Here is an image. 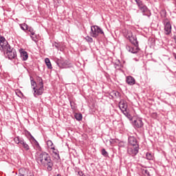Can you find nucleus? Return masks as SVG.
I'll return each mask as SVG.
<instances>
[{
	"instance_id": "nucleus-1",
	"label": "nucleus",
	"mask_w": 176,
	"mask_h": 176,
	"mask_svg": "<svg viewBox=\"0 0 176 176\" xmlns=\"http://www.w3.org/2000/svg\"><path fill=\"white\" fill-rule=\"evenodd\" d=\"M30 83H31V87H32L33 89V96L35 97V98H38V96H42L43 94V91H39V87L38 85L37 84L36 81L34 80V77L30 76Z\"/></svg>"
},
{
	"instance_id": "nucleus-2",
	"label": "nucleus",
	"mask_w": 176,
	"mask_h": 176,
	"mask_svg": "<svg viewBox=\"0 0 176 176\" xmlns=\"http://www.w3.org/2000/svg\"><path fill=\"white\" fill-rule=\"evenodd\" d=\"M36 155V161L37 162V163H41V164H42L44 162H45V160L50 157V155H49V153L45 152V151H41L39 152L38 151Z\"/></svg>"
},
{
	"instance_id": "nucleus-3",
	"label": "nucleus",
	"mask_w": 176,
	"mask_h": 176,
	"mask_svg": "<svg viewBox=\"0 0 176 176\" xmlns=\"http://www.w3.org/2000/svg\"><path fill=\"white\" fill-rule=\"evenodd\" d=\"M104 35V31L98 25H94L91 27L90 35L92 38H98V34Z\"/></svg>"
},
{
	"instance_id": "nucleus-4",
	"label": "nucleus",
	"mask_w": 176,
	"mask_h": 176,
	"mask_svg": "<svg viewBox=\"0 0 176 176\" xmlns=\"http://www.w3.org/2000/svg\"><path fill=\"white\" fill-rule=\"evenodd\" d=\"M140 152V146H127V153L132 157L137 156Z\"/></svg>"
},
{
	"instance_id": "nucleus-5",
	"label": "nucleus",
	"mask_w": 176,
	"mask_h": 176,
	"mask_svg": "<svg viewBox=\"0 0 176 176\" xmlns=\"http://www.w3.org/2000/svg\"><path fill=\"white\" fill-rule=\"evenodd\" d=\"M43 167H45L47 169V171H52L53 170V166H54V163L53 162V160H52V157L50 156L41 164Z\"/></svg>"
},
{
	"instance_id": "nucleus-6",
	"label": "nucleus",
	"mask_w": 176,
	"mask_h": 176,
	"mask_svg": "<svg viewBox=\"0 0 176 176\" xmlns=\"http://www.w3.org/2000/svg\"><path fill=\"white\" fill-rule=\"evenodd\" d=\"M162 23L164 26V34L166 35H170L171 33L172 26L171 23H170V21H168V19H165L162 21Z\"/></svg>"
},
{
	"instance_id": "nucleus-7",
	"label": "nucleus",
	"mask_w": 176,
	"mask_h": 176,
	"mask_svg": "<svg viewBox=\"0 0 176 176\" xmlns=\"http://www.w3.org/2000/svg\"><path fill=\"white\" fill-rule=\"evenodd\" d=\"M56 64L59 68H69V65H71V63H69V61L67 60H63L61 59H57Z\"/></svg>"
},
{
	"instance_id": "nucleus-8",
	"label": "nucleus",
	"mask_w": 176,
	"mask_h": 176,
	"mask_svg": "<svg viewBox=\"0 0 176 176\" xmlns=\"http://www.w3.org/2000/svg\"><path fill=\"white\" fill-rule=\"evenodd\" d=\"M140 146V143L137 138L134 136H129L128 138V146Z\"/></svg>"
},
{
	"instance_id": "nucleus-9",
	"label": "nucleus",
	"mask_w": 176,
	"mask_h": 176,
	"mask_svg": "<svg viewBox=\"0 0 176 176\" xmlns=\"http://www.w3.org/2000/svg\"><path fill=\"white\" fill-rule=\"evenodd\" d=\"M139 10L142 12L143 16H146L148 19L152 16L151 10L148 9V7L145 4L142 7H140Z\"/></svg>"
},
{
	"instance_id": "nucleus-10",
	"label": "nucleus",
	"mask_w": 176,
	"mask_h": 176,
	"mask_svg": "<svg viewBox=\"0 0 176 176\" xmlns=\"http://www.w3.org/2000/svg\"><path fill=\"white\" fill-rule=\"evenodd\" d=\"M118 105H119V108H120V109H121L122 113L124 112L129 111V109H127L128 108L127 102L126 100H121L119 102Z\"/></svg>"
},
{
	"instance_id": "nucleus-11",
	"label": "nucleus",
	"mask_w": 176,
	"mask_h": 176,
	"mask_svg": "<svg viewBox=\"0 0 176 176\" xmlns=\"http://www.w3.org/2000/svg\"><path fill=\"white\" fill-rule=\"evenodd\" d=\"M36 80L37 84L38 85V91H45V87L43 85V79H42L41 77L40 76H36Z\"/></svg>"
},
{
	"instance_id": "nucleus-12",
	"label": "nucleus",
	"mask_w": 176,
	"mask_h": 176,
	"mask_svg": "<svg viewBox=\"0 0 176 176\" xmlns=\"http://www.w3.org/2000/svg\"><path fill=\"white\" fill-rule=\"evenodd\" d=\"M133 126L134 129H141L142 127H144V122L141 118H137L133 121Z\"/></svg>"
},
{
	"instance_id": "nucleus-13",
	"label": "nucleus",
	"mask_w": 176,
	"mask_h": 176,
	"mask_svg": "<svg viewBox=\"0 0 176 176\" xmlns=\"http://www.w3.org/2000/svg\"><path fill=\"white\" fill-rule=\"evenodd\" d=\"M134 46L135 47L126 45V49L130 53H133V54H135L138 53V50H140V48L138 47V45H134Z\"/></svg>"
},
{
	"instance_id": "nucleus-14",
	"label": "nucleus",
	"mask_w": 176,
	"mask_h": 176,
	"mask_svg": "<svg viewBox=\"0 0 176 176\" xmlns=\"http://www.w3.org/2000/svg\"><path fill=\"white\" fill-rule=\"evenodd\" d=\"M19 176H35V175H34V173L32 172H30L29 173H28V171L24 168L19 169Z\"/></svg>"
},
{
	"instance_id": "nucleus-15",
	"label": "nucleus",
	"mask_w": 176,
	"mask_h": 176,
	"mask_svg": "<svg viewBox=\"0 0 176 176\" xmlns=\"http://www.w3.org/2000/svg\"><path fill=\"white\" fill-rule=\"evenodd\" d=\"M19 53L21 54V58L23 61H27V60H28V53L27 51L24 50L23 49H20Z\"/></svg>"
},
{
	"instance_id": "nucleus-16",
	"label": "nucleus",
	"mask_w": 176,
	"mask_h": 176,
	"mask_svg": "<svg viewBox=\"0 0 176 176\" xmlns=\"http://www.w3.org/2000/svg\"><path fill=\"white\" fill-rule=\"evenodd\" d=\"M6 54L9 60H13V58H16L17 57V52L16 50H12L11 52H7Z\"/></svg>"
},
{
	"instance_id": "nucleus-17",
	"label": "nucleus",
	"mask_w": 176,
	"mask_h": 176,
	"mask_svg": "<svg viewBox=\"0 0 176 176\" xmlns=\"http://www.w3.org/2000/svg\"><path fill=\"white\" fill-rule=\"evenodd\" d=\"M126 82L129 86H134L135 85V78L131 76H128L126 77Z\"/></svg>"
},
{
	"instance_id": "nucleus-18",
	"label": "nucleus",
	"mask_w": 176,
	"mask_h": 176,
	"mask_svg": "<svg viewBox=\"0 0 176 176\" xmlns=\"http://www.w3.org/2000/svg\"><path fill=\"white\" fill-rule=\"evenodd\" d=\"M128 38L133 46H138V41H137V37L131 34V36L129 35Z\"/></svg>"
},
{
	"instance_id": "nucleus-19",
	"label": "nucleus",
	"mask_w": 176,
	"mask_h": 176,
	"mask_svg": "<svg viewBox=\"0 0 176 176\" xmlns=\"http://www.w3.org/2000/svg\"><path fill=\"white\" fill-rule=\"evenodd\" d=\"M19 145H22V147L23 148V149L27 152L28 151H30V146L28 145V144H27V142H25L24 139L22 140Z\"/></svg>"
},
{
	"instance_id": "nucleus-20",
	"label": "nucleus",
	"mask_w": 176,
	"mask_h": 176,
	"mask_svg": "<svg viewBox=\"0 0 176 176\" xmlns=\"http://www.w3.org/2000/svg\"><path fill=\"white\" fill-rule=\"evenodd\" d=\"M69 101L72 109L73 111H75V109H76L77 108L76 103H75V100H74V99L69 98Z\"/></svg>"
},
{
	"instance_id": "nucleus-21",
	"label": "nucleus",
	"mask_w": 176,
	"mask_h": 176,
	"mask_svg": "<svg viewBox=\"0 0 176 176\" xmlns=\"http://www.w3.org/2000/svg\"><path fill=\"white\" fill-rule=\"evenodd\" d=\"M160 16L162 19H164V20H166V19H167V11H166V9L161 10Z\"/></svg>"
},
{
	"instance_id": "nucleus-22",
	"label": "nucleus",
	"mask_w": 176,
	"mask_h": 176,
	"mask_svg": "<svg viewBox=\"0 0 176 176\" xmlns=\"http://www.w3.org/2000/svg\"><path fill=\"white\" fill-rule=\"evenodd\" d=\"M4 50H6V52H13V50H16L12 47L10 45H9V43H8L6 45H5Z\"/></svg>"
},
{
	"instance_id": "nucleus-23",
	"label": "nucleus",
	"mask_w": 176,
	"mask_h": 176,
	"mask_svg": "<svg viewBox=\"0 0 176 176\" xmlns=\"http://www.w3.org/2000/svg\"><path fill=\"white\" fill-rule=\"evenodd\" d=\"M146 159H147V160H154L155 156L153 153L148 152L146 153Z\"/></svg>"
},
{
	"instance_id": "nucleus-24",
	"label": "nucleus",
	"mask_w": 176,
	"mask_h": 176,
	"mask_svg": "<svg viewBox=\"0 0 176 176\" xmlns=\"http://www.w3.org/2000/svg\"><path fill=\"white\" fill-rule=\"evenodd\" d=\"M45 63L48 68V69H52L53 67H52V63H50V59L49 58H46L45 59Z\"/></svg>"
},
{
	"instance_id": "nucleus-25",
	"label": "nucleus",
	"mask_w": 176,
	"mask_h": 176,
	"mask_svg": "<svg viewBox=\"0 0 176 176\" xmlns=\"http://www.w3.org/2000/svg\"><path fill=\"white\" fill-rule=\"evenodd\" d=\"M135 2H136V5L138 9H140V8L143 7L145 5L142 0H135Z\"/></svg>"
},
{
	"instance_id": "nucleus-26",
	"label": "nucleus",
	"mask_w": 176,
	"mask_h": 176,
	"mask_svg": "<svg viewBox=\"0 0 176 176\" xmlns=\"http://www.w3.org/2000/svg\"><path fill=\"white\" fill-rule=\"evenodd\" d=\"M129 112L130 110H127L126 111H124L123 113L126 118H128L129 120H133V116H131V114H130Z\"/></svg>"
},
{
	"instance_id": "nucleus-27",
	"label": "nucleus",
	"mask_w": 176,
	"mask_h": 176,
	"mask_svg": "<svg viewBox=\"0 0 176 176\" xmlns=\"http://www.w3.org/2000/svg\"><path fill=\"white\" fill-rule=\"evenodd\" d=\"M23 138H20L19 136H16L14 138V141L15 144H21V142L23 141Z\"/></svg>"
},
{
	"instance_id": "nucleus-28",
	"label": "nucleus",
	"mask_w": 176,
	"mask_h": 176,
	"mask_svg": "<svg viewBox=\"0 0 176 176\" xmlns=\"http://www.w3.org/2000/svg\"><path fill=\"white\" fill-rule=\"evenodd\" d=\"M26 31H28L29 32H30L32 36L35 35V31H34V28L31 26L28 25V28H26Z\"/></svg>"
},
{
	"instance_id": "nucleus-29",
	"label": "nucleus",
	"mask_w": 176,
	"mask_h": 176,
	"mask_svg": "<svg viewBox=\"0 0 176 176\" xmlns=\"http://www.w3.org/2000/svg\"><path fill=\"white\" fill-rule=\"evenodd\" d=\"M75 119H76L78 122H80L82 120L83 116H82V113H75L74 115Z\"/></svg>"
},
{
	"instance_id": "nucleus-30",
	"label": "nucleus",
	"mask_w": 176,
	"mask_h": 176,
	"mask_svg": "<svg viewBox=\"0 0 176 176\" xmlns=\"http://www.w3.org/2000/svg\"><path fill=\"white\" fill-rule=\"evenodd\" d=\"M20 27L23 31H27V28H28V25H27V23H22L20 24Z\"/></svg>"
},
{
	"instance_id": "nucleus-31",
	"label": "nucleus",
	"mask_w": 176,
	"mask_h": 176,
	"mask_svg": "<svg viewBox=\"0 0 176 176\" xmlns=\"http://www.w3.org/2000/svg\"><path fill=\"white\" fill-rule=\"evenodd\" d=\"M101 155L104 156V157H108V152L105 150V148H102L101 150Z\"/></svg>"
},
{
	"instance_id": "nucleus-32",
	"label": "nucleus",
	"mask_w": 176,
	"mask_h": 176,
	"mask_svg": "<svg viewBox=\"0 0 176 176\" xmlns=\"http://www.w3.org/2000/svg\"><path fill=\"white\" fill-rule=\"evenodd\" d=\"M8 43H0V50L3 52L5 50V45H8Z\"/></svg>"
},
{
	"instance_id": "nucleus-33",
	"label": "nucleus",
	"mask_w": 176,
	"mask_h": 176,
	"mask_svg": "<svg viewBox=\"0 0 176 176\" xmlns=\"http://www.w3.org/2000/svg\"><path fill=\"white\" fill-rule=\"evenodd\" d=\"M85 39L87 41V42H88L89 43H93V38L87 36Z\"/></svg>"
},
{
	"instance_id": "nucleus-34",
	"label": "nucleus",
	"mask_w": 176,
	"mask_h": 176,
	"mask_svg": "<svg viewBox=\"0 0 176 176\" xmlns=\"http://www.w3.org/2000/svg\"><path fill=\"white\" fill-rule=\"evenodd\" d=\"M142 173L144 174V176H151V173H149V170L147 169H143Z\"/></svg>"
},
{
	"instance_id": "nucleus-35",
	"label": "nucleus",
	"mask_w": 176,
	"mask_h": 176,
	"mask_svg": "<svg viewBox=\"0 0 176 176\" xmlns=\"http://www.w3.org/2000/svg\"><path fill=\"white\" fill-rule=\"evenodd\" d=\"M0 43H8V41H6V38H5V37L1 36H0Z\"/></svg>"
},
{
	"instance_id": "nucleus-36",
	"label": "nucleus",
	"mask_w": 176,
	"mask_h": 176,
	"mask_svg": "<svg viewBox=\"0 0 176 176\" xmlns=\"http://www.w3.org/2000/svg\"><path fill=\"white\" fill-rule=\"evenodd\" d=\"M30 38L35 43H38V36L36 35H35V36H30Z\"/></svg>"
},
{
	"instance_id": "nucleus-37",
	"label": "nucleus",
	"mask_w": 176,
	"mask_h": 176,
	"mask_svg": "<svg viewBox=\"0 0 176 176\" xmlns=\"http://www.w3.org/2000/svg\"><path fill=\"white\" fill-rule=\"evenodd\" d=\"M113 96H115V97H121V94L119 93V91H113L112 92Z\"/></svg>"
},
{
	"instance_id": "nucleus-38",
	"label": "nucleus",
	"mask_w": 176,
	"mask_h": 176,
	"mask_svg": "<svg viewBox=\"0 0 176 176\" xmlns=\"http://www.w3.org/2000/svg\"><path fill=\"white\" fill-rule=\"evenodd\" d=\"M16 94L18 96V97H21V96H22V97H23V96H24V94H23V92H21V91H20V90H17V91H16Z\"/></svg>"
},
{
	"instance_id": "nucleus-39",
	"label": "nucleus",
	"mask_w": 176,
	"mask_h": 176,
	"mask_svg": "<svg viewBox=\"0 0 176 176\" xmlns=\"http://www.w3.org/2000/svg\"><path fill=\"white\" fill-rule=\"evenodd\" d=\"M47 146H49L50 148L53 146V142L52 140H47Z\"/></svg>"
},
{
	"instance_id": "nucleus-40",
	"label": "nucleus",
	"mask_w": 176,
	"mask_h": 176,
	"mask_svg": "<svg viewBox=\"0 0 176 176\" xmlns=\"http://www.w3.org/2000/svg\"><path fill=\"white\" fill-rule=\"evenodd\" d=\"M53 153H54L55 156H57L58 160H60V154H58V151H53Z\"/></svg>"
},
{
	"instance_id": "nucleus-41",
	"label": "nucleus",
	"mask_w": 176,
	"mask_h": 176,
	"mask_svg": "<svg viewBox=\"0 0 176 176\" xmlns=\"http://www.w3.org/2000/svg\"><path fill=\"white\" fill-rule=\"evenodd\" d=\"M114 65H116V68H120V65H122L120 64V60H118V62L114 64Z\"/></svg>"
},
{
	"instance_id": "nucleus-42",
	"label": "nucleus",
	"mask_w": 176,
	"mask_h": 176,
	"mask_svg": "<svg viewBox=\"0 0 176 176\" xmlns=\"http://www.w3.org/2000/svg\"><path fill=\"white\" fill-rule=\"evenodd\" d=\"M36 151H38V152H42V147H41V145L36 146Z\"/></svg>"
},
{
	"instance_id": "nucleus-43",
	"label": "nucleus",
	"mask_w": 176,
	"mask_h": 176,
	"mask_svg": "<svg viewBox=\"0 0 176 176\" xmlns=\"http://www.w3.org/2000/svg\"><path fill=\"white\" fill-rule=\"evenodd\" d=\"M25 134L26 137H30L31 135V133L28 131H25Z\"/></svg>"
},
{
	"instance_id": "nucleus-44",
	"label": "nucleus",
	"mask_w": 176,
	"mask_h": 176,
	"mask_svg": "<svg viewBox=\"0 0 176 176\" xmlns=\"http://www.w3.org/2000/svg\"><path fill=\"white\" fill-rule=\"evenodd\" d=\"M78 175L79 176H85V173H83V172L82 170H80L78 172Z\"/></svg>"
},
{
	"instance_id": "nucleus-45",
	"label": "nucleus",
	"mask_w": 176,
	"mask_h": 176,
	"mask_svg": "<svg viewBox=\"0 0 176 176\" xmlns=\"http://www.w3.org/2000/svg\"><path fill=\"white\" fill-rule=\"evenodd\" d=\"M54 46H55L56 49H58V47H60L58 46V43L57 42H55V43H54Z\"/></svg>"
},
{
	"instance_id": "nucleus-46",
	"label": "nucleus",
	"mask_w": 176,
	"mask_h": 176,
	"mask_svg": "<svg viewBox=\"0 0 176 176\" xmlns=\"http://www.w3.org/2000/svg\"><path fill=\"white\" fill-rule=\"evenodd\" d=\"M34 145H35V146H38L39 142H38V141H36V140H34Z\"/></svg>"
},
{
	"instance_id": "nucleus-47",
	"label": "nucleus",
	"mask_w": 176,
	"mask_h": 176,
	"mask_svg": "<svg viewBox=\"0 0 176 176\" xmlns=\"http://www.w3.org/2000/svg\"><path fill=\"white\" fill-rule=\"evenodd\" d=\"M30 140H32V141H36V140L35 139V138H34V136H32V135H31L30 136Z\"/></svg>"
},
{
	"instance_id": "nucleus-48",
	"label": "nucleus",
	"mask_w": 176,
	"mask_h": 176,
	"mask_svg": "<svg viewBox=\"0 0 176 176\" xmlns=\"http://www.w3.org/2000/svg\"><path fill=\"white\" fill-rule=\"evenodd\" d=\"M153 116L154 118H156V116H157V113H153Z\"/></svg>"
},
{
	"instance_id": "nucleus-49",
	"label": "nucleus",
	"mask_w": 176,
	"mask_h": 176,
	"mask_svg": "<svg viewBox=\"0 0 176 176\" xmlns=\"http://www.w3.org/2000/svg\"><path fill=\"white\" fill-rule=\"evenodd\" d=\"M50 148H51V149H52L53 151H56V148H54V146H51Z\"/></svg>"
},
{
	"instance_id": "nucleus-50",
	"label": "nucleus",
	"mask_w": 176,
	"mask_h": 176,
	"mask_svg": "<svg viewBox=\"0 0 176 176\" xmlns=\"http://www.w3.org/2000/svg\"><path fill=\"white\" fill-rule=\"evenodd\" d=\"M56 176H61V175L60 174H58Z\"/></svg>"
},
{
	"instance_id": "nucleus-51",
	"label": "nucleus",
	"mask_w": 176,
	"mask_h": 176,
	"mask_svg": "<svg viewBox=\"0 0 176 176\" xmlns=\"http://www.w3.org/2000/svg\"><path fill=\"white\" fill-rule=\"evenodd\" d=\"M120 146H122V143H120Z\"/></svg>"
}]
</instances>
